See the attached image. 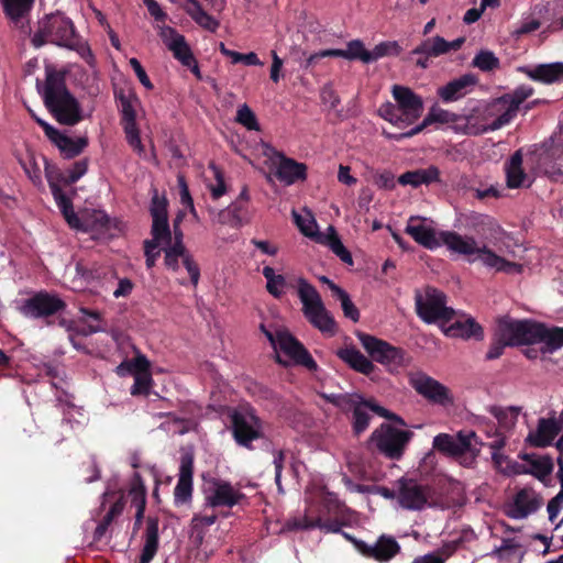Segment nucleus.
<instances>
[{
    "label": "nucleus",
    "mask_w": 563,
    "mask_h": 563,
    "mask_svg": "<svg viewBox=\"0 0 563 563\" xmlns=\"http://www.w3.org/2000/svg\"><path fill=\"white\" fill-rule=\"evenodd\" d=\"M464 225L467 230L486 239L485 243L475 240L477 252L463 255L470 263L479 262L487 269L507 274L522 272L517 254L520 247L494 218L471 212L465 216Z\"/></svg>",
    "instance_id": "nucleus-1"
},
{
    "label": "nucleus",
    "mask_w": 563,
    "mask_h": 563,
    "mask_svg": "<svg viewBox=\"0 0 563 563\" xmlns=\"http://www.w3.org/2000/svg\"><path fill=\"white\" fill-rule=\"evenodd\" d=\"M406 233L429 250L445 245L451 253L457 255H470L478 251L474 236L462 235L454 231H439L435 222L430 218L411 216L406 225Z\"/></svg>",
    "instance_id": "nucleus-2"
},
{
    "label": "nucleus",
    "mask_w": 563,
    "mask_h": 563,
    "mask_svg": "<svg viewBox=\"0 0 563 563\" xmlns=\"http://www.w3.org/2000/svg\"><path fill=\"white\" fill-rule=\"evenodd\" d=\"M47 42L74 49L88 64L93 63L91 49L86 43L79 41L71 20L62 13L47 15L38 23L32 43L40 47Z\"/></svg>",
    "instance_id": "nucleus-3"
},
{
    "label": "nucleus",
    "mask_w": 563,
    "mask_h": 563,
    "mask_svg": "<svg viewBox=\"0 0 563 563\" xmlns=\"http://www.w3.org/2000/svg\"><path fill=\"white\" fill-rule=\"evenodd\" d=\"M44 163L45 174L52 195L69 227L77 231L91 232L93 234L103 233L107 230L110 221L107 214L97 210H86L79 214L75 213L71 200L66 196V194L58 185L57 173L53 169V167L49 166L46 159H44Z\"/></svg>",
    "instance_id": "nucleus-4"
},
{
    "label": "nucleus",
    "mask_w": 563,
    "mask_h": 563,
    "mask_svg": "<svg viewBox=\"0 0 563 563\" xmlns=\"http://www.w3.org/2000/svg\"><path fill=\"white\" fill-rule=\"evenodd\" d=\"M43 98L58 122L74 125L81 120L79 104L66 89L64 76L52 68L46 69Z\"/></svg>",
    "instance_id": "nucleus-5"
},
{
    "label": "nucleus",
    "mask_w": 563,
    "mask_h": 563,
    "mask_svg": "<svg viewBox=\"0 0 563 563\" xmlns=\"http://www.w3.org/2000/svg\"><path fill=\"white\" fill-rule=\"evenodd\" d=\"M327 399L343 411L353 412V430L356 434L364 432L371 421L369 411L388 420H394L401 426L405 421L399 416L378 405L374 399H365L361 394H331Z\"/></svg>",
    "instance_id": "nucleus-6"
},
{
    "label": "nucleus",
    "mask_w": 563,
    "mask_h": 563,
    "mask_svg": "<svg viewBox=\"0 0 563 563\" xmlns=\"http://www.w3.org/2000/svg\"><path fill=\"white\" fill-rule=\"evenodd\" d=\"M396 103L385 102L379 109V115L398 128L412 124L423 112V101L410 88L395 85L391 88Z\"/></svg>",
    "instance_id": "nucleus-7"
},
{
    "label": "nucleus",
    "mask_w": 563,
    "mask_h": 563,
    "mask_svg": "<svg viewBox=\"0 0 563 563\" xmlns=\"http://www.w3.org/2000/svg\"><path fill=\"white\" fill-rule=\"evenodd\" d=\"M512 119L500 98H496L490 102L477 106L463 118V132L471 135L484 134L501 129Z\"/></svg>",
    "instance_id": "nucleus-8"
},
{
    "label": "nucleus",
    "mask_w": 563,
    "mask_h": 563,
    "mask_svg": "<svg viewBox=\"0 0 563 563\" xmlns=\"http://www.w3.org/2000/svg\"><path fill=\"white\" fill-rule=\"evenodd\" d=\"M307 494L309 495V501L312 503L313 498L318 499L322 504V509L317 512L312 506H309L301 518H294L288 521L287 526L290 529H320L324 532L340 531V523L336 520L323 519V516L338 511L340 501L336 496L322 488H320L314 496H312L310 492H307Z\"/></svg>",
    "instance_id": "nucleus-9"
},
{
    "label": "nucleus",
    "mask_w": 563,
    "mask_h": 563,
    "mask_svg": "<svg viewBox=\"0 0 563 563\" xmlns=\"http://www.w3.org/2000/svg\"><path fill=\"white\" fill-rule=\"evenodd\" d=\"M265 335L271 342L276 360L285 366L302 365L308 369H316L317 363L309 352L286 329H276L274 332L265 330Z\"/></svg>",
    "instance_id": "nucleus-10"
},
{
    "label": "nucleus",
    "mask_w": 563,
    "mask_h": 563,
    "mask_svg": "<svg viewBox=\"0 0 563 563\" xmlns=\"http://www.w3.org/2000/svg\"><path fill=\"white\" fill-rule=\"evenodd\" d=\"M297 294L306 319L321 332L333 334L335 321L324 307L316 287L307 279L299 277L297 279Z\"/></svg>",
    "instance_id": "nucleus-11"
},
{
    "label": "nucleus",
    "mask_w": 563,
    "mask_h": 563,
    "mask_svg": "<svg viewBox=\"0 0 563 563\" xmlns=\"http://www.w3.org/2000/svg\"><path fill=\"white\" fill-rule=\"evenodd\" d=\"M292 218L297 228L305 236L328 246L343 263L353 264L351 253L343 245L333 225H329L324 232H319L316 219L308 211L305 214H300L292 210Z\"/></svg>",
    "instance_id": "nucleus-12"
},
{
    "label": "nucleus",
    "mask_w": 563,
    "mask_h": 563,
    "mask_svg": "<svg viewBox=\"0 0 563 563\" xmlns=\"http://www.w3.org/2000/svg\"><path fill=\"white\" fill-rule=\"evenodd\" d=\"M230 417L233 438L239 445L251 449L253 441L263 438V422L253 408L242 406L232 410Z\"/></svg>",
    "instance_id": "nucleus-13"
},
{
    "label": "nucleus",
    "mask_w": 563,
    "mask_h": 563,
    "mask_svg": "<svg viewBox=\"0 0 563 563\" xmlns=\"http://www.w3.org/2000/svg\"><path fill=\"white\" fill-rule=\"evenodd\" d=\"M416 309L418 316L427 323L448 322L455 314V311L446 306L445 295L435 288H427L423 294H417Z\"/></svg>",
    "instance_id": "nucleus-14"
},
{
    "label": "nucleus",
    "mask_w": 563,
    "mask_h": 563,
    "mask_svg": "<svg viewBox=\"0 0 563 563\" xmlns=\"http://www.w3.org/2000/svg\"><path fill=\"white\" fill-rule=\"evenodd\" d=\"M412 437L413 433L409 430L383 423L372 433L371 441L385 456L398 460Z\"/></svg>",
    "instance_id": "nucleus-15"
},
{
    "label": "nucleus",
    "mask_w": 563,
    "mask_h": 563,
    "mask_svg": "<svg viewBox=\"0 0 563 563\" xmlns=\"http://www.w3.org/2000/svg\"><path fill=\"white\" fill-rule=\"evenodd\" d=\"M538 322L530 320H512L503 318L498 321L495 336L503 340L509 346L536 344Z\"/></svg>",
    "instance_id": "nucleus-16"
},
{
    "label": "nucleus",
    "mask_w": 563,
    "mask_h": 563,
    "mask_svg": "<svg viewBox=\"0 0 563 563\" xmlns=\"http://www.w3.org/2000/svg\"><path fill=\"white\" fill-rule=\"evenodd\" d=\"M396 499L404 509L408 510H421L427 506H433L431 489L415 479L397 481Z\"/></svg>",
    "instance_id": "nucleus-17"
},
{
    "label": "nucleus",
    "mask_w": 563,
    "mask_h": 563,
    "mask_svg": "<svg viewBox=\"0 0 563 563\" xmlns=\"http://www.w3.org/2000/svg\"><path fill=\"white\" fill-rule=\"evenodd\" d=\"M157 29L161 40L173 53V56L184 66L190 68L198 79H201L199 66L185 36L168 25H158Z\"/></svg>",
    "instance_id": "nucleus-18"
},
{
    "label": "nucleus",
    "mask_w": 563,
    "mask_h": 563,
    "mask_svg": "<svg viewBox=\"0 0 563 563\" xmlns=\"http://www.w3.org/2000/svg\"><path fill=\"white\" fill-rule=\"evenodd\" d=\"M357 338L374 361L387 366L391 371L404 365V352L400 349L369 334L358 333Z\"/></svg>",
    "instance_id": "nucleus-19"
},
{
    "label": "nucleus",
    "mask_w": 563,
    "mask_h": 563,
    "mask_svg": "<svg viewBox=\"0 0 563 563\" xmlns=\"http://www.w3.org/2000/svg\"><path fill=\"white\" fill-rule=\"evenodd\" d=\"M464 42V37L446 41L437 35L423 40L411 51V55L417 56L415 63L419 68L427 69L430 66L432 58L460 49Z\"/></svg>",
    "instance_id": "nucleus-20"
},
{
    "label": "nucleus",
    "mask_w": 563,
    "mask_h": 563,
    "mask_svg": "<svg viewBox=\"0 0 563 563\" xmlns=\"http://www.w3.org/2000/svg\"><path fill=\"white\" fill-rule=\"evenodd\" d=\"M264 154L271 162V167L275 169L276 178L286 186H290L298 180L306 179L307 166L291 158L284 156L280 152L265 145Z\"/></svg>",
    "instance_id": "nucleus-21"
},
{
    "label": "nucleus",
    "mask_w": 563,
    "mask_h": 563,
    "mask_svg": "<svg viewBox=\"0 0 563 563\" xmlns=\"http://www.w3.org/2000/svg\"><path fill=\"white\" fill-rule=\"evenodd\" d=\"M161 247L165 253V265L173 271H177L179 268L178 261L181 258L184 266L190 276L191 283L194 286H197L200 277V269L192 256L187 252L183 241H179V236L177 238V241H175L170 235V242L161 245Z\"/></svg>",
    "instance_id": "nucleus-22"
},
{
    "label": "nucleus",
    "mask_w": 563,
    "mask_h": 563,
    "mask_svg": "<svg viewBox=\"0 0 563 563\" xmlns=\"http://www.w3.org/2000/svg\"><path fill=\"white\" fill-rule=\"evenodd\" d=\"M409 380L415 390L431 402L444 407L453 404V397L449 389L430 376L423 373H413Z\"/></svg>",
    "instance_id": "nucleus-23"
},
{
    "label": "nucleus",
    "mask_w": 563,
    "mask_h": 563,
    "mask_svg": "<svg viewBox=\"0 0 563 563\" xmlns=\"http://www.w3.org/2000/svg\"><path fill=\"white\" fill-rule=\"evenodd\" d=\"M243 494L229 482L222 479L211 481L205 489V506L231 508L240 503Z\"/></svg>",
    "instance_id": "nucleus-24"
},
{
    "label": "nucleus",
    "mask_w": 563,
    "mask_h": 563,
    "mask_svg": "<svg viewBox=\"0 0 563 563\" xmlns=\"http://www.w3.org/2000/svg\"><path fill=\"white\" fill-rule=\"evenodd\" d=\"M65 308V302L56 295L38 292L25 299L19 307L20 312L29 318H42L56 313Z\"/></svg>",
    "instance_id": "nucleus-25"
},
{
    "label": "nucleus",
    "mask_w": 563,
    "mask_h": 563,
    "mask_svg": "<svg viewBox=\"0 0 563 563\" xmlns=\"http://www.w3.org/2000/svg\"><path fill=\"white\" fill-rule=\"evenodd\" d=\"M150 363L143 355L136 356L130 362H124L117 367L119 375L132 373L134 384L131 387L132 395H147L151 388L152 377L148 372Z\"/></svg>",
    "instance_id": "nucleus-26"
},
{
    "label": "nucleus",
    "mask_w": 563,
    "mask_h": 563,
    "mask_svg": "<svg viewBox=\"0 0 563 563\" xmlns=\"http://www.w3.org/2000/svg\"><path fill=\"white\" fill-rule=\"evenodd\" d=\"M489 412L495 418L497 427L487 426L485 432L492 440L503 435L505 437V443H507L517 424L519 410L514 407L503 408L494 406L490 407Z\"/></svg>",
    "instance_id": "nucleus-27"
},
{
    "label": "nucleus",
    "mask_w": 563,
    "mask_h": 563,
    "mask_svg": "<svg viewBox=\"0 0 563 563\" xmlns=\"http://www.w3.org/2000/svg\"><path fill=\"white\" fill-rule=\"evenodd\" d=\"M541 506V498L529 488L520 489L506 506V514L512 519H525Z\"/></svg>",
    "instance_id": "nucleus-28"
},
{
    "label": "nucleus",
    "mask_w": 563,
    "mask_h": 563,
    "mask_svg": "<svg viewBox=\"0 0 563 563\" xmlns=\"http://www.w3.org/2000/svg\"><path fill=\"white\" fill-rule=\"evenodd\" d=\"M192 471L194 459L190 454L181 456L178 482L174 489V503L176 506L190 504L192 498Z\"/></svg>",
    "instance_id": "nucleus-29"
},
{
    "label": "nucleus",
    "mask_w": 563,
    "mask_h": 563,
    "mask_svg": "<svg viewBox=\"0 0 563 563\" xmlns=\"http://www.w3.org/2000/svg\"><path fill=\"white\" fill-rule=\"evenodd\" d=\"M167 206L166 197L159 196L158 191L154 189L150 211L153 219L152 236L156 239L159 236L170 239L172 232L168 224Z\"/></svg>",
    "instance_id": "nucleus-30"
},
{
    "label": "nucleus",
    "mask_w": 563,
    "mask_h": 563,
    "mask_svg": "<svg viewBox=\"0 0 563 563\" xmlns=\"http://www.w3.org/2000/svg\"><path fill=\"white\" fill-rule=\"evenodd\" d=\"M474 440H476V434L473 431H460L456 435L439 433L433 438L432 445L437 451L455 457L468 441Z\"/></svg>",
    "instance_id": "nucleus-31"
},
{
    "label": "nucleus",
    "mask_w": 563,
    "mask_h": 563,
    "mask_svg": "<svg viewBox=\"0 0 563 563\" xmlns=\"http://www.w3.org/2000/svg\"><path fill=\"white\" fill-rule=\"evenodd\" d=\"M521 459L519 474H531L547 484L554 467L552 459L549 455L536 453H526Z\"/></svg>",
    "instance_id": "nucleus-32"
},
{
    "label": "nucleus",
    "mask_w": 563,
    "mask_h": 563,
    "mask_svg": "<svg viewBox=\"0 0 563 563\" xmlns=\"http://www.w3.org/2000/svg\"><path fill=\"white\" fill-rule=\"evenodd\" d=\"M477 77L473 74H464L449 81L438 89V96L443 102H454L467 93L477 85Z\"/></svg>",
    "instance_id": "nucleus-33"
},
{
    "label": "nucleus",
    "mask_w": 563,
    "mask_h": 563,
    "mask_svg": "<svg viewBox=\"0 0 563 563\" xmlns=\"http://www.w3.org/2000/svg\"><path fill=\"white\" fill-rule=\"evenodd\" d=\"M519 70L528 78L542 84L563 81V63L539 64L536 66H523Z\"/></svg>",
    "instance_id": "nucleus-34"
},
{
    "label": "nucleus",
    "mask_w": 563,
    "mask_h": 563,
    "mask_svg": "<svg viewBox=\"0 0 563 563\" xmlns=\"http://www.w3.org/2000/svg\"><path fill=\"white\" fill-rule=\"evenodd\" d=\"M462 118L455 113H452L448 110L441 109L439 107H432L428 114L424 117L422 122L409 131L398 134V135H388V137L395 139V140H401L405 137H411L418 133H420L424 128L432 123H442V124H449V123H456Z\"/></svg>",
    "instance_id": "nucleus-35"
},
{
    "label": "nucleus",
    "mask_w": 563,
    "mask_h": 563,
    "mask_svg": "<svg viewBox=\"0 0 563 563\" xmlns=\"http://www.w3.org/2000/svg\"><path fill=\"white\" fill-rule=\"evenodd\" d=\"M521 150L515 152L505 164L506 180L509 188L528 187L531 185L530 176L522 167Z\"/></svg>",
    "instance_id": "nucleus-36"
},
{
    "label": "nucleus",
    "mask_w": 563,
    "mask_h": 563,
    "mask_svg": "<svg viewBox=\"0 0 563 563\" xmlns=\"http://www.w3.org/2000/svg\"><path fill=\"white\" fill-rule=\"evenodd\" d=\"M506 445L505 437L499 435L489 441L488 448L492 450V460L496 470L504 475H517L520 472V464L512 462L507 455L503 453V448Z\"/></svg>",
    "instance_id": "nucleus-37"
},
{
    "label": "nucleus",
    "mask_w": 563,
    "mask_h": 563,
    "mask_svg": "<svg viewBox=\"0 0 563 563\" xmlns=\"http://www.w3.org/2000/svg\"><path fill=\"white\" fill-rule=\"evenodd\" d=\"M536 344H541L542 354H551L563 346V328L537 325Z\"/></svg>",
    "instance_id": "nucleus-38"
},
{
    "label": "nucleus",
    "mask_w": 563,
    "mask_h": 563,
    "mask_svg": "<svg viewBox=\"0 0 563 563\" xmlns=\"http://www.w3.org/2000/svg\"><path fill=\"white\" fill-rule=\"evenodd\" d=\"M183 9L200 27L209 32L218 30L219 21L206 11L198 0H185Z\"/></svg>",
    "instance_id": "nucleus-39"
},
{
    "label": "nucleus",
    "mask_w": 563,
    "mask_h": 563,
    "mask_svg": "<svg viewBox=\"0 0 563 563\" xmlns=\"http://www.w3.org/2000/svg\"><path fill=\"white\" fill-rule=\"evenodd\" d=\"M439 179V169L434 166L407 172L399 176L398 181L402 186L417 188L421 185H429Z\"/></svg>",
    "instance_id": "nucleus-40"
},
{
    "label": "nucleus",
    "mask_w": 563,
    "mask_h": 563,
    "mask_svg": "<svg viewBox=\"0 0 563 563\" xmlns=\"http://www.w3.org/2000/svg\"><path fill=\"white\" fill-rule=\"evenodd\" d=\"M158 550V521L150 518L144 534V544L140 556V563H150Z\"/></svg>",
    "instance_id": "nucleus-41"
},
{
    "label": "nucleus",
    "mask_w": 563,
    "mask_h": 563,
    "mask_svg": "<svg viewBox=\"0 0 563 563\" xmlns=\"http://www.w3.org/2000/svg\"><path fill=\"white\" fill-rule=\"evenodd\" d=\"M338 356L353 369L368 375L374 369V364L355 347H344L336 352Z\"/></svg>",
    "instance_id": "nucleus-42"
},
{
    "label": "nucleus",
    "mask_w": 563,
    "mask_h": 563,
    "mask_svg": "<svg viewBox=\"0 0 563 563\" xmlns=\"http://www.w3.org/2000/svg\"><path fill=\"white\" fill-rule=\"evenodd\" d=\"M64 154L65 157L71 158L80 154L88 145V139L86 136L69 137L59 131L51 140Z\"/></svg>",
    "instance_id": "nucleus-43"
},
{
    "label": "nucleus",
    "mask_w": 563,
    "mask_h": 563,
    "mask_svg": "<svg viewBox=\"0 0 563 563\" xmlns=\"http://www.w3.org/2000/svg\"><path fill=\"white\" fill-rule=\"evenodd\" d=\"M217 221L222 224L231 227H240L249 221L247 212L244 202L240 200L231 203L227 209L218 213Z\"/></svg>",
    "instance_id": "nucleus-44"
},
{
    "label": "nucleus",
    "mask_w": 563,
    "mask_h": 563,
    "mask_svg": "<svg viewBox=\"0 0 563 563\" xmlns=\"http://www.w3.org/2000/svg\"><path fill=\"white\" fill-rule=\"evenodd\" d=\"M446 334L463 339H481L483 336V331L481 325L476 323L473 318L467 317L465 319L454 321L452 325L446 329Z\"/></svg>",
    "instance_id": "nucleus-45"
},
{
    "label": "nucleus",
    "mask_w": 563,
    "mask_h": 563,
    "mask_svg": "<svg viewBox=\"0 0 563 563\" xmlns=\"http://www.w3.org/2000/svg\"><path fill=\"white\" fill-rule=\"evenodd\" d=\"M534 90L529 85H520L512 92L500 98L512 118L516 117L520 104L533 95Z\"/></svg>",
    "instance_id": "nucleus-46"
},
{
    "label": "nucleus",
    "mask_w": 563,
    "mask_h": 563,
    "mask_svg": "<svg viewBox=\"0 0 563 563\" xmlns=\"http://www.w3.org/2000/svg\"><path fill=\"white\" fill-rule=\"evenodd\" d=\"M262 274L266 279V290L274 298H280L286 290L287 280L282 274H277L271 266H264Z\"/></svg>",
    "instance_id": "nucleus-47"
},
{
    "label": "nucleus",
    "mask_w": 563,
    "mask_h": 563,
    "mask_svg": "<svg viewBox=\"0 0 563 563\" xmlns=\"http://www.w3.org/2000/svg\"><path fill=\"white\" fill-rule=\"evenodd\" d=\"M333 57H342L345 59H360L365 64L371 63L367 56H371V51L365 49L364 44L358 40H353L347 43L346 49L332 48Z\"/></svg>",
    "instance_id": "nucleus-48"
},
{
    "label": "nucleus",
    "mask_w": 563,
    "mask_h": 563,
    "mask_svg": "<svg viewBox=\"0 0 563 563\" xmlns=\"http://www.w3.org/2000/svg\"><path fill=\"white\" fill-rule=\"evenodd\" d=\"M400 547L397 541L389 537H380L371 549V555L378 561H388L395 556Z\"/></svg>",
    "instance_id": "nucleus-49"
},
{
    "label": "nucleus",
    "mask_w": 563,
    "mask_h": 563,
    "mask_svg": "<svg viewBox=\"0 0 563 563\" xmlns=\"http://www.w3.org/2000/svg\"><path fill=\"white\" fill-rule=\"evenodd\" d=\"M4 13L12 20L18 21L31 9L34 0H0Z\"/></svg>",
    "instance_id": "nucleus-50"
},
{
    "label": "nucleus",
    "mask_w": 563,
    "mask_h": 563,
    "mask_svg": "<svg viewBox=\"0 0 563 563\" xmlns=\"http://www.w3.org/2000/svg\"><path fill=\"white\" fill-rule=\"evenodd\" d=\"M332 294L340 301L344 316L353 322H357L360 319V311L352 302L349 294L340 286H332Z\"/></svg>",
    "instance_id": "nucleus-51"
},
{
    "label": "nucleus",
    "mask_w": 563,
    "mask_h": 563,
    "mask_svg": "<svg viewBox=\"0 0 563 563\" xmlns=\"http://www.w3.org/2000/svg\"><path fill=\"white\" fill-rule=\"evenodd\" d=\"M216 520H217V515H214V514H211V515L196 514V515H194L191 522H190L192 536H195L198 539V541L201 542L205 538L207 529L210 526H212L216 522Z\"/></svg>",
    "instance_id": "nucleus-52"
},
{
    "label": "nucleus",
    "mask_w": 563,
    "mask_h": 563,
    "mask_svg": "<svg viewBox=\"0 0 563 563\" xmlns=\"http://www.w3.org/2000/svg\"><path fill=\"white\" fill-rule=\"evenodd\" d=\"M169 243L170 239L159 236L156 239L155 236H152L151 240L145 241L144 249H145V256H146V266L147 268H152L155 265L156 260L161 255V245L165 243Z\"/></svg>",
    "instance_id": "nucleus-53"
},
{
    "label": "nucleus",
    "mask_w": 563,
    "mask_h": 563,
    "mask_svg": "<svg viewBox=\"0 0 563 563\" xmlns=\"http://www.w3.org/2000/svg\"><path fill=\"white\" fill-rule=\"evenodd\" d=\"M220 52L223 55L230 57L232 59V63H234V64L244 63L245 65H249V66H262L263 65V63L260 60L257 55L253 52L247 53V54H242V53L227 48L223 43L220 44Z\"/></svg>",
    "instance_id": "nucleus-54"
},
{
    "label": "nucleus",
    "mask_w": 563,
    "mask_h": 563,
    "mask_svg": "<svg viewBox=\"0 0 563 563\" xmlns=\"http://www.w3.org/2000/svg\"><path fill=\"white\" fill-rule=\"evenodd\" d=\"M479 454L478 441L477 439L474 441H468L466 445L463 448L462 452L459 453L455 459L459 463L465 467H473L475 465L476 459Z\"/></svg>",
    "instance_id": "nucleus-55"
},
{
    "label": "nucleus",
    "mask_w": 563,
    "mask_h": 563,
    "mask_svg": "<svg viewBox=\"0 0 563 563\" xmlns=\"http://www.w3.org/2000/svg\"><path fill=\"white\" fill-rule=\"evenodd\" d=\"M401 52V47L399 44L395 41L393 42H383L377 44L372 51L371 56H367V58L372 62H375L384 56L389 55H398Z\"/></svg>",
    "instance_id": "nucleus-56"
},
{
    "label": "nucleus",
    "mask_w": 563,
    "mask_h": 563,
    "mask_svg": "<svg viewBox=\"0 0 563 563\" xmlns=\"http://www.w3.org/2000/svg\"><path fill=\"white\" fill-rule=\"evenodd\" d=\"M236 121L243 126H245L247 130H260V124L257 122L256 115L247 104H242L239 107L236 112Z\"/></svg>",
    "instance_id": "nucleus-57"
},
{
    "label": "nucleus",
    "mask_w": 563,
    "mask_h": 563,
    "mask_svg": "<svg viewBox=\"0 0 563 563\" xmlns=\"http://www.w3.org/2000/svg\"><path fill=\"white\" fill-rule=\"evenodd\" d=\"M132 500H131V504L132 506H141V507H145V504H146V490H145V487L141 481V477L135 474L133 479H132V483H131V488H130V492H129Z\"/></svg>",
    "instance_id": "nucleus-58"
},
{
    "label": "nucleus",
    "mask_w": 563,
    "mask_h": 563,
    "mask_svg": "<svg viewBox=\"0 0 563 563\" xmlns=\"http://www.w3.org/2000/svg\"><path fill=\"white\" fill-rule=\"evenodd\" d=\"M80 313L82 314L81 320L87 323V331H85L86 334L103 331L100 313L98 311H90L86 308H80Z\"/></svg>",
    "instance_id": "nucleus-59"
},
{
    "label": "nucleus",
    "mask_w": 563,
    "mask_h": 563,
    "mask_svg": "<svg viewBox=\"0 0 563 563\" xmlns=\"http://www.w3.org/2000/svg\"><path fill=\"white\" fill-rule=\"evenodd\" d=\"M499 64L498 58L489 51H481L473 59V65L483 71H489Z\"/></svg>",
    "instance_id": "nucleus-60"
},
{
    "label": "nucleus",
    "mask_w": 563,
    "mask_h": 563,
    "mask_svg": "<svg viewBox=\"0 0 563 563\" xmlns=\"http://www.w3.org/2000/svg\"><path fill=\"white\" fill-rule=\"evenodd\" d=\"M210 172L212 174V177L214 178V183H210L208 185V188H209V190L211 192L212 198L213 199H219L227 191L225 184H224V180H223V176H222L221 170L217 166H214L213 164L210 165Z\"/></svg>",
    "instance_id": "nucleus-61"
},
{
    "label": "nucleus",
    "mask_w": 563,
    "mask_h": 563,
    "mask_svg": "<svg viewBox=\"0 0 563 563\" xmlns=\"http://www.w3.org/2000/svg\"><path fill=\"white\" fill-rule=\"evenodd\" d=\"M563 509V485L560 487V492L556 494L555 497H553L547 507L549 520L551 523L555 525L558 528L563 520H561L559 523H556V518L561 510Z\"/></svg>",
    "instance_id": "nucleus-62"
},
{
    "label": "nucleus",
    "mask_w": 563,
    "mask_h": 563,
    "mask_svg": "<svg viewBox=\"0 0 563 563\" xmlns=\"http://www.w3.org/2000/svg\"><path fill=\"white\" fill-rule=\"evenodd\" d=\"M124 132L129 145L137 153L143 154L144 147L140 137L139 130L135 123L124 124Z\"/></svg>",
    "instance_id": "nucleus-63"
},
{
    "label": "nucleus",
    "mask_w": 563,
    "mask_h": 563,
    "mask_svg": "<svg viewBox=\"0 0 563 563\" xmlns=\"http://www.w3.org/2000/svg\"><path fill=\"white\" fill-rule=\"evenodd\" d=\"M124 132L129 145L137 153L143 154L144 147L140 137L139 130L135 123L124 124Z\"/></svg>",
    "instance_id": "nucleus-64"
}]
</instances>
